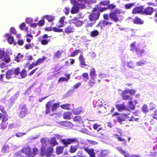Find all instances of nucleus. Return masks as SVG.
<instances>
[{"mask_svg":"<svg viewBox=\"0 0 157 157\" xmlns=\"http://www.w3.org/2000/svg\"><path fill=\"white\" fill-rule=\"evenodd\" d=\"M71 3L73 6L72 10L71 11L72 13H77L78 11L79 8H84L86 6V5L83 3V2L86 4L89 5L96 2V0H77V2L75 0H70Z\"/></svg>","mask_w":157,"mask_h":157,"instance_id":"f257e3e1","label":"nucleus"},{"mask_svg":"<svg viewBox=\"0 0 157 157\" xmlns=\"http://www.w3.org/2000/svg\"><path fill=\"white\" fill-rule=\"evenodd\" d=\"M60 103L59 102L53 103L52 102H48L46 105L45 112L47 114H48L50 112V108L51 107V109L52 111L55 110L59 107Z\"/></svg>","mask_w":157,"mask_h":157,"instance_id":"f03ea898","label":"nucleus"},{"mask_svg":"<svg viewBox=\"0 0 157 157\" xmlns=\"http://www.w3.org/2000/svg\"><path fill=\"white\" fill-rule=\"evenodd\" d=\"M136 90L134 89H127L125 90L122 91V98L124 99L127 100L128 99H132V98L130 96L127 95L128 94L130 95H134Z\"/></svg>","mask_w":157,"mask_h":157,"instance_id":"7ed1b4c3","label":"nucleus"},{"mask_svg":"<svg viewBox=\"0 0 157 157\" xmlns=\"http://www.w3.org/2000/svg\"><path fill=\"white\" fill-rule=\"evenodd\" d=\"M98 7H100V6L96 7L94 8L93 11V12L89 15V17L90 21H93L98 19L100 15L99 11H100L97 10L98 9L97 8Z\"/></svg>","mask_w":157,"mask_h":157,"instance_id":"20e7f679","label":"nucleus"},{"mask_svg":"<svg viewBox=\"0 0 157 157\" xmlns=\"http://www.w3.org/2000/svg\"><path fill=\"white\" fill-rule=\"evenodd\" d=\"M73 121L75 122V126L79 127H82L84 125L83 121L80 116H76L73 119Z\"/></svg>","mask_w":157,"mask_h":157,"instance_id":"39448f33","label":"nucleus"},{"mask_svg":"<svg viewBox=\"0 0 157 157\" xmlns=\"http://www.w3.org/2000/svg\"><path fill=\"white\" fill-rule=\"evenodd\" d=\"M4 51L0 50V59L4 61L7 63L10 62V59L9 56L6 55L4 56Z\"/></svg>","mask_w":157,"mask_h":157,"instance_id":"423d86ee","label":"nucleus"},{"mask_svg":"<svg viewBox=\"0 0 157 157\" xmlns=\"http://www.w3.org/2000/svg\"><path fill=\"white\" fill-rule=\"evenodd\" d=\"M113 116H118L117 118L118 121L121 123L122 121H125V119L127 118H129L128 116V115H126L124 114H122L120 115H118L117 113H116L112 115Z\"/></svg>","mask_w":157,"mask_h":157,"instance_id":"0eeeda50","label":"nucleus"},{"mask_svg":"<svg viewBox=\"0 0 157 157\" xmlns=\"http://www.w3.org/2000/svg\"><path fill=\"white\" fill-rule=\"evenodd\" d=\"M117 150L121 154L123 155L125 157H140L137 155H130L127 152L123 150L120 147H117Z\"/></svg>","mask_w":157,"mask_h":157,"instance_id":"6e6552de","label":"nucleus"},{"mask_svg":"<svg viewBox=\"0 0 157 157\" xmlns=\"http://www.w3.org/2000/svg\"><path fill=\"white\" fill-rule=\"evenodd\" d=\"M69 22L71 24L72 23L75 24V26L77 27L80 26L83 24L82 21L77 20L75 18L74 19L70 20Z\"/></svg>","mask_w":157,"mask_h":157,"instance_id":"1a4fd4ad","label":"nucleus"},{"mask_svg":"<svg viewBox=\"0 0 157 157\" xmlns=\"http://www.w3.org/2000/svg\"><path fill=\"white\" fill-rule=\"evenodd\" d=\"M115 5L113 4H111L109 5L107 7L101 8L100 7H98L97 9H98V10L100 11V12H102L108 9H113L115 8Z\"/></svg>","mask_w":157,"mask_h":157,"instance_id":"9d476101","label":"nucleus"},{"mask_svg":"<svg viewBox=\"0 0 157 157\" xmlns=\"http://www.w3.org/2000/svg\"><path fill=\"white\" fill-rule=\"evenodd\" d=\"M45 149L43 147L41 148V152L43 154L45 155L47 157H49L50 156V154L53 151V149L52 147H51L48 149L47 150V152L45 153H44Z\"/></svg>","mask_w":157,"mask_h":157,"instance_id":"9b49d317","label":"nucleus"},{"mask_svg":"<svg viewBox=\"0 0 157 157\" xmlns=\"http://www.w3.org/2000/svg\"><path fill=\"white\" fill-rule=\"evenodd\" d=\"M77 140L75 138L73 139H66L62 140H61V142L65 145H66L70 144L73 142H74Z\"/></svg>","mask_w":157,"mask_h":157,"instance_id":"f8f14e48","label":"nucleus"},{"mask_svg":"<svg viewBox=\"0 0 157 157\" xmlns=\"http://www.w3.org/2000/svg\"><path fill=\"white\" fill-rule=\"evenodd\" d=\"M135 43H132L131 45V49L133 51H135L138 55L141 54V53L143 52L144 51L142 50H138L136 48L135 46Z\"/></svg>","mask_w":157,"mask_h":157,"instance_id":"ddd939ff","label":"nucleus"},{"mask_svg":"<svg viewBox=\"0 0 157 157\" xmlns=\"http://www.w3.org/2000/svg\"><path fill=\"white\" fill-rule=\"evenodd\" d=\"M84 149L90 155V157H95L93 149L85 147Z\"/></svg>","mask_w":157,"mask_h":157,"instance_id":"4468645a","label":"nucleus"},{"mask_svg":"<svg viewBox=\"0 0 157 157\" xmlns=\"http://www.w3.org/2000/svg\"><path fill=\"white\" fill-rule=\"evenodd\" d=\"M143 8L142 6L137 7L134 8L132 11L133 14H136L141 13L143 10Z\"/></svg>","mask_w":157,"mask_h":157,"instance_id":"2eb2a0df","label":"nucleus"},{"mask_svg":"<svg viewBox=\"0 0 157 157\" xmlns=\"http://www.w3.org/2000/svg\"><path fill=\"white\" fill-rule=\"evenodd\" d=\"M90 75L91 79L93 80H94L97 76L96 71L94 68H93L90 70Z\"/></svg>","mask_w":157,"mask_h":157,"instance_id":"dca6fc26","label":"nucleus"},{"mask_svg":"<svg viewBox=\"0 0 157 157\" xmlns=\"http://www.w3.org/2000/svg\"><path fill=\"white\" fill-rule=\"evenodd\" d=\"M109 17L112 20L115 22L120 20L117 17V15L114 12L111 13L109 15Z\"/></svg>","mask_w":157,"mask_h":157,"instance_id":"f3484780","label":"nucleus"},{"mask_svg":"<svg viewBox=\"0 0 157 157\" xmlns=\"http://www.w3.org/2000/svg\"><path fill=\"white\" fill-rule=\"evenodd\" d=\"M75 28L74 26L70 25L67 26L65 29V32L67 33H70L75 31Z\"/></svg>","mask_w":157,"mask_h":157,"instance_id":"a211bd4d","label":"nucleus"},{"mask_svg":"<svg viewBox=\"0 0 157 157\" xmlns=\"http://www.w3.org/2000/svg\"><path fill=\"white\" fill-rule=\"evenodd\" d=\"M66 78L63 77L60 78L58 80V82H60L64 81L67 82L69 79L70 77V75L69 74H67L65 75Z\"/></svg>","mask_w":157,"mask_h":157,"instance_id":"6ab92c4d","label":"nucleus"},{"mask_svg":"<svg viewBox=\"0 0 157 157\" xmlns=\"http://www.w3.org/2000/svg\"><path fill=\"white\" fill-rule=\"evenodd\" d=\"M5 36L6 37H8V41L9 44H12L14 41V39L13 36H10V34L9 33H7L5 34Z\"/></svg>","mask_w":157,"mask_h":157,"instance_id":"aec40b11","label":"nucleus"},{"mask_svg":"<svg viewBox=\"0 0 157 157\" xmlns=\"http://www.w3.org/2000/svg\"><path fill=\"white\" fill-rule=\"evenodd\" d=\"M14 72L13 70H9L7 72L6 75V78L7 79H9L12 77H14Z\"/></svg>","mask_w":157,"mask_h":157,"instance_id":"412c9836","label":"nucleus"},{"mask_svg":"<svg viewBox=\"0 0 157 157\" xmlns=\"http://www.w3.org/2000/svg\"><path fill=\"white\" fill-rule=\"evenodd\" d=\"M22 150L23 153L29 155V157H31L30 156L31 155V152H30V149L29 147H24L23 148Z\"/></svg>","mask_w":157,"mask_h":157,"instance_id":"4be33fe9","label":"nucleus"},{"mask_svg":"<svg viewBox=\"0 0 157 157\" xmlns=\"http://www.w3.org/2000/svg\"><path fill=\"white\" fill-rule=\"evenodd\" d=\"M60 124L69 128L72 127L73 126V124L69 121L62 122H61Z\"/></svg>","mask_w":157,"mask_h":157,"instance_id":"5701e85b","label":"nucleus"},{"mask_svg":"<svg viewBox=\"0 0 157 157\" xmlns=\"http://www.w3.org/2000/svg\"><path fill=\"white\" fill-rule=\"evenodd\" d=\"M42 18H45L50 22H52L55 19V17L51 15H44L43 17Z\"/></svg>","mask_w":157,"mask_h":157,"instance_id":"b1692460","label":"nucleus"},{"mask_svg":"<svg viewBox=\"0 0 157 157\" xmlns=\"http://www.w3.org/2000/svg\"><path fill=\"white\" fill-rule=\"evenodd\" d=\"M72 112L75 114H79L82 112V108L74 109L73 110Z\"/></svg>","mask_w":157,"mask_h":157,"instance_id":"393cba45","label":"nucleus"},{"mask_svg":"<svg viewBox=\"0 0 157 157\" xmlns=\"http://www.w3.org/2000/svg\"><path fill=\"white\" fill-rule=\"evenodd\" d=\"M79 59L80 62V64L81 65L85 66H86L87 65L85 62V59L84 58L82 54H81L79 57Z\"/></svg>","mask_w":157,"mask_h":157,"instance_id":"a878e982","label":"nucleus"},{"mask_svg":"<svg viewBox=\"0 0 157 157\" xmlns=\"http://www.w3.org/2000/svg\"><path fill=\"white\" fill-rule=\"evenodd\" d=\"M99 34V32L97 30H94L90 33V36L91 37H95Z\"/></svg>","mask_w":157,"mask_h":157,"instance_id":"bb28decb","label":"nucleus"},{"mask_svg":"<svg viewBox=\"0 0 157 157\" xmlns=\"http://www.w3.org/2000/svg\"><path fill=\"white\" fill-rule=\"evenodd\" d=\"M63 150V147L62 146H58L56 150V152L57 154H60L62 153Z\"/></svg>","mask_w":157,"mask_h":157,"instance_id":"cd10ccee","label":"nucleus"},{"mask_svg":"<svg viewBox=\"0 0 157 157\" xmlns=\"http://www.w3.org/2000/svg\"><path fill=\"white\" fill-rule=\"evenodd\" d=\"M78 147V144L75 145H72L71 146V148L70 149V151L71 153L75 152L77 149Z\"/></svg>","mask_w":157,"mask_h":157,"instance_id":"c85d7f7f","label":"nucleus"},{"mask_svg":"<svg viewBox=\"0 0 157 157\" xmlns=\"http://www.w3.org/2000/svg\"><path fill=\"white\" fill-rule=\"evenodd\" d=\"M71 113L70 112H65L63 114V117L64 119H70L71 118Z\"/></svg>","mask_w":157,"mask_h":157,"instance_id":"c756f323","label":"nucleus"},{"mask_svg":"<svg viewBox=\"0 0 157 157\" xmlns=\"http://www.w3.org/2000/svg\"><path fill=\"white\" fill-rule=\"evenodd\" d=\"M144 12L146 14L150 15L153 12V8L150 7L147 8L145 10Z\"/></svg>","mask_w":157,"mask_h":157,"instance_id":"7c9ffc66","label":"nucleus"},{"mask_svg":"<svg viewBox=\"0 0 157 157\" xmlns=\"http://www.w3.org/2000/svg\"><path fill=\"white\" fill-rule=\"evenodd\" d=\"M101 103V101L100 100H98L96 104V105L97 106H98L99 107H100L101 108L102 110H104V109H106V108L105 106H104L102 104H100V103Z\"/></svg>","mask_w":157,"mask_h":157,"instance_id":"2f4dec72","label":"nucleus"},{"mask_svg":"<svg viewBox=\"0 0 157 157\" xmlns=\"http://www.w3.org/2000/svg\"><path fill=\"white\" fill-rule=\"evenodd\" d=\"M62 52L59 51L56 52L54 54V59H59L61 57Z\"/></svg>","mask_w":157,"mask_h":157,"instance_id":"473e14b6","label":"nucleus"},{"mask_svg":"<svg viewBox=\"0 0 157 157\" xmlns=\"http://www.w3.org/2000/svg\"><path fill=\"white\" fill-rule=\"evenodd\" d=\"M109 3L110 1L109 0H103L100 2L99 5L107 6L109 4Z\"/></svg>","mask_w":157,"mask_h":157,"instance_id":"72a5a7b5","label":"nucleus"},{"mask_svg":"<svg viewBox=\"0 0 157 157\" xmlns=\"http://www.w3.org/2000/svg\"><path fill=\"white\" fill-rule=\"evenodd\" d=\"M116 108L119 111H121L126 109L125 106L123 104H118L116 105Z\"/></svg>","mask_w":157,"mask_h":157,"instance_id":"f704fd0d","label":"nucleus"},{"mask_svg":"<svg viewBox=\"0 0 157 157\" xmlns=\"http://www.w3.org/2000/svg\"><path fill=\"white\" fill-rule=\"evenodd\" d=\"M134 23L135 24H142L144 23V21L139 18L136 17L134 20Z\"/></svg>","mask_w":157,"mask_h":157,"instance_id":"c9c22d12","label":"nucleus"},{"mask_svg":"<svg viewBox=\"0 0 157 157\" xmlns=\"http://www.w3.org/2000/svg\"><path fill=\"white\" fill-rule=\"evenodd\" d=\"M27 112V110L26 109H22L20 113V116L21 117H24L26 114Z\"/></svg>","mask_w":157,"mask_h":157,"instance_id":"e433bc0d","label":"nucleus"},{"mask_svg":"<svg viewBox=\"0 0 157 157\" xmlns=\"http://www.w3.org/2000/svg\"><path fill=\"white\" fill-rule=\"evenodd\" d=\"M101 23H102V25H103V26H105L106 25H110L112 24V22L107 21H103L101 22ZM101 22H100L97 25V27L99 26V25L101 24Z\"/></svg>","mask_w":157,"mask_h":157,"instance_id":"4c0bfd02","label":"nucleus"},{"mask_svg":"<svg viewBox=\"0 0 157 157\" xmlns=\"http://www.w3.org/2000/svg\"><path fill=\"white\" fill-rule=\"evenodd\" d=\"M65 19V17L63 16L61 17L59 20V23H60V25H59L58 26L59 27H63L64 26L63 22L64 20Z\"/></svg>","mask_w":157,"mask_h":157,"instance_id":"58836bf2","label":"nucleus"},{"mask_svg":"<svg viewBox=\"0 0 157 157\" xmlns=\"http://www.w3.org/2000/svg\"><path fill=\"white\" fill-rule=\"evenodd\" d=\"M128 107L131 109H134L135 108V105L133 104L132 101H129L128 103Z\"/></svg>","mask_w":157,"mask_h":157,"instance_id":"ea45409f","label":"nucleus"},{"mask_svg":"<svg viewBox=\"0 0 157 157\" xmlns=\"http://www.w3.org/2000/svg\"><path fill=\"white\" fill-rule=\"evenodd\" d=\"M20 29L21 30H25L26 31H28V28L25 26V24L23 23H21L20 26Z\"/></svg>","mask_w":157,"mask_h":157,"instance_id":"a19ab883","label":"nucleus"},{"mask_svg":"<svg viewBox=\"0 0 157 157\" xmlns=\"http://www.w3.org/2000/svg\"><path fill=\"white\" fill-rule=\"evenodd\" d=\"M46 59V58L45 57H43L42 58H40L38 59L36 62V65L37 66L39 64L43 62L44 60Z\"/></svg>","mask_w":157,"mask_h":157,"instance_id":"79ce46f5","label":"nucleus"},{"mask_svg":"<svg viewBox=\"0 0 157 157\" xmlns=\"http://www.w3.org/2000/svg\"><path fill=\"white\" fill-rule=\"evenodd\" d=\"M27 37L26 41L29 43L31 42V40L33 39V36L30 34H28L26 36Z\"/></svg>","mask_w":157,"mask_h":157,"instance_id":"37998d69","label":"nucleus"},{"mask_svg":"<svg viewBox=\"0 0 157 157\" xmlns=\"http://www.w3.org/2000/svg\"><path fill=\"white\" fill-rule=\"evenodd\" d=\"M27 72L25 69H24L21 72L20 75L22 78H24L26 76Z\"/></svg>","mask_w":157,"mask_h":157,"instance_id":"c03bdc74","label":"nucleus"},{"mask_svg":"<svg viewBox=\"0 0 157 157\" xmlns=\"http://www.w3.org/2000/svg\"><path fill=\"white\" fill-rule=\"evenodd\" d=\"M37 149L36 148H34L33 149V152L31 153V155L30 156L31 157H33L34 155H36L37 153Z\"/></svg>","mask_w":157,"mask_h":157,"instance_id":"a18cd8bd","label":"nucleus"},{"mask_svg":"<svg viewBox=\"0 0 157 157\" xmlns=\"http://www.w3.org/2000/svg\"><path fill=\"white\" fill-rule=\"evenodd\" d=\"M50 41V39H43L41 40V44L43 45H46L48 42Z\"/></svg>","mask_w":157,"mask_h":157,"instance_id":"49530a36","label":"nucleus"},{"mask_svg":"<svg viewBox=\"0 0 157 157\" xmlns=\"http://www.w3.org/2000/svg\"><path fill=\"white\" fill-rule=\"evenodd\" d=\"M70 106V104H65L61 105L60 106L62 108L66 109H69Z\"/></svg>","mask_w":157,"mask_h":157,"instance_id":"de8ad7c7","label":"nucleus"},{"mask_svg":"<svg viewBox=\"0 0 157 157\" xmlns=\"http://www.w3.org/2000/svg\"><path fill=\"white\" fill-rule=\"evenodd\" d=\"M81 51L78 50H76L74 51L71 54L70 56L74 57L77 55L78 53L80 52Z\"/></svg>","mask_w":157,"mask_h":157,"instance_id":"09e8293b","label":"nucleus"},{"mask_svg":"<svg viewBox=\"0 0 157 157\" xmlns=\"http://www.w3.org/2000/svg\"><path fill=\"white\" fill-rule=\"evenodd\" d=\"M23 56L20 54H18L15 59L17 62H19L22 58Z\"/></svg>","mask_w":157,"mask_h":157,"instance_id":"8fccbe9b","label":"nucleus"},{"mask_svg":"<svg viewBox=\"0 0 157 157\" xmlns=\"http://www.w3.org/2000/svg\"><path fill=\"white\" fill-rule=\"evenodd\" d=\"M82 76L84 78V80L86 81L89 78L88 74L87 73H84L82 74Z\"/></svg>","mask_w":157,"mask_h":157,"instance_id":"3c124183","label":"nucleus"},{"mask_svg":"<svg viewBox=\"0 0 157 157\" xmlns=\"http://www.w3.org/2000/svg\"><path fill=\"white\" fill-rule=\"evenodd\" d=\"M142 109L143 112L144 113L148 112V111L147 106L146 105H143L142 107Z\"/></svg>","mask_w":157,"mask_h":157,"instance_id":"603ef678","label":"nucleus"},{"mask_svg":"<svg viewBox=\"0 0 157 157\" xmlns=\"http://www.w3.org/2000/svg\"><path fill=\"white\" fill-rule=\"evenodd\" d=\"M134 5V3H132L128 4H126L124 6L125 9H129Z\"/></svg>","mask_w":157,"mask_h":157,"instance_id":"864d4df0","label":"nucleus"},{"mask_svg":"<svg viewBox=\"0 0 157 157\" xmlns=\"http://www.w3.org/2000/svg\"><path fill=\"white\" fill-rule=\"evenodd\" d=\"M9 151V149L8 147L4 146L2 147L1 151L2 153H5L8 152Z\"/></svg>","mask_w":157,"mask_h":157,"instance_id":"5fc2aeb1","label":"nucleus"},{"mask_svg":"<svg viewBox=\"0 0 157 157\" xmlns=\"http://www.w3.org/2000/svg\"><path fill=\"white\" fill-rule=\"evenodd\" d=\"M44 18H43L42 19L38 21V24L39 26H43L44 25Z\"/></svg>","mask_w":157,"mask_h":157,"instance_id":"6e6d98bb","label":"nucleus"},{"mask_svg":"<svg viewBox=\"0 0 157 157\" xmlns=\"http://www.w3.org/2000/svg\"><path fill=\"white\" fill-rule=\"evenodd\" d=\"M50 143L53 145L57 144V143L56 141L55 138H52L51 140H50Z\"/></svg>","mask_w":157,"mask_h":157,"instance_id":"4d7b16f0","label":"nucleus"},{"mask_svg":"<svg viewBox=\"0 0 157 157\" xmlns=\"http://www.w3.org/2000/svg\"><path fill=\"white\" fill-rule=\"evenodd\" d=\"M53 31L55 32H63V30L61 29H59L56 27L53 28Z\"/></svg>","mask_w":157,"mask_h":157,"instance_id":"13d9d810","label":"nucleus"},{"mask_svg":"<svg viewBox=\"0 0 157 157\" xmlns=\"http://www.w3.org/2000/svg\"><path fill=\"white\" fill-rule=\"evenodd\" d=\"M7 125V122L2 121V123L1 124V127L3 129H4L6 127Z\"/></svg>","mask_w":157,"mask_h":157,"instance_id":"bf43d9fd","label":"nucleus"},{"mask_svg":"<svg viewBox=\"0 0 157 157\" xmlns=\"http://www.w3.org/2000/svg\"><path fill=\"white\" fill-rule=\"evenodd\" d=\"M25 21L27 23H30L33 21V20L32 18L28 17L26 19Z\"/></svg>","mask_w":157,"mask_h":157,"instance_id":"052dcab7","label":"nucleus"},{"mask_svg":"<svg viewBox=\"0 0 157 157\" xmlns=\"http://www.w3.org/2000/svg\"><path fill=\"white\" fill-rule=\"evenodd\" d=\"M63 11L66 14H68L69 13L70 10L67 7H66L64 9Z\"/></svg>","mask_w":157,"mask_h":157,"instance_id":"680f3d73","label":"nucleus"},{"mask_svg":"<svg viewBox=\"0 0 157 157\" xmlns=\"http://www.w3.org/2000/svg\"><path fill=\"white\" fill-rule=\"evenodd\" d=\"M149 105L150 109H154L155 108V105L153 103H150Z\"/></svg>","mask_w":157,"mask_h":157,"instance_id":"e2e57ef3","label":"nucleus"},{"mask_svg":"<svg viewBox=\"0 0 157 157\" xmlns=\"http://www.w3.org/2000/svg\"><path fill=\"white\" fill-rule=\"evenodd\" d=\"M153 117L157 120V109L154 111V114H153Z\"/></svg>","mask_w":157,"mask_h":157,"instance_id":"0e129e2a","label":"nucleus"},{"mask_svg":"<svg viewBox=\"0 0 157 157\" xmlns=\"http://www.w3.org/2000/svg\"><path fill=\"white\" fill-rule=\"evenodd\" d=\"M145 63V62L144 61L138 62L136 63V64L138 66H142Z\"/></svg>","mask_w":157,"mask_h":157,"instance_id":"69168bd1","label":"nucleus"},{"mask_svg":"<svg viewBox=\"0 0 157 157\" xmlns=\"http://www.w3.org/2000/svg\"><path fill=\"white\" fill-rule=\"evenodd\" d=\"M33 45H32L31 44H27L25 46V47L26 49H28L31 48Z\"/></svg>","mask_w":157,"mask_h":157,"instance_id":"338daca9","label":"nucleus"},{"mask_svg":"<svg viewBox=\"0 0 157 157\" xmlns=\"http://www.w3.org/2000/svg\"><path fill=\"white\" fill-rule=\"evenodd\" d=\"M10 32L14 34H15L16 33V31L15 30L14 28L13 27H11L10 29Z\"/></svg>","mask_w":157,"mask_h":157,"instance_id":"774afa93","label":"nucleus"}]
</instances>
